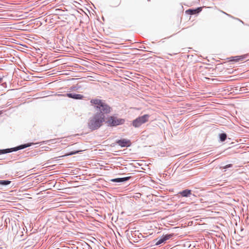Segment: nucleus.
Listing matches in <instances>:
<instances>
[{
  "label": "nucleus",
  "mask_w": 249,
  "mask_h": 249,
  "mask_svg": "<svg viewBox=\"0 0 249 249\" xmlns=\"http://www.w3.org/2000/svg\"><path fill=\"white\" fill-rule=\"evenodd\" d=\"M90 102L97 111L89 119L88 122L89 129L94 131L98 129L103 125L105 121V115L111 112V107L105 101L99 99H92Z\"/></svg>",
  "instance_id": "nucleus-1"
},
{
  "label": "nucleus",
  "mask_w": 249,
  "mask_h": 249,
  "mask_svg": "<svg viewBox=\"0 0 249 249\" xmlns=\"http://www.w3.org/2000/svg\"><path fill=\"white\" fill-rule=\"evenodd\" d=\"M124 119L118 118L114 116H110L106 121V123L107 125L109 126H116L119 125H121L124 124Z\"/></svg>",
  "instance_id": "nucleus-2"
},
{
  "label": "nucleus",
  "mask_w": 249,
  "mask_h": 249,
  "mask_svg": "<svg viewBox=\"0 0 249 249\" xmlns=\"http://www.w3.org/2000/svg\"><path fill=\"white\" fill-rule=\"evenodd\" d=\"M150 115L148 114H144L142 116H140L134 120L132 122V125L135 127H139L142 124L147 122L149 120Z\"/></svg>",
  "instance_id": "nucleus-3"
},
{
  "label": "nucleus",
  "mask_w": 249,
  "mask_h": 249,
  "mask_svg": "<svg viewBox=\"0 0 249 249\" xmlns=\"http://www.w3.org/2000/svg\"><path fill=\"white\" fill-rule=\"evenodd\" d=\"M33 144V143H28L24 144H21L14 148L1 149L0 150V155L10 153L13 151H17L18 150L22 149L29 146H30Z\"/></svg>",
  "instance_id": "nucleus-4"
},
{
  "label": "nucleus",
  "mask_w": 249,
  "mask_h": 249,
  "mask_svg": "<svg viewBox=\"0 0 249 249\" xmlns=\"http://www.w3.org/2000/svg\"><path fill=\"white\" fill-rule=\"evenodd\" d=\"M116 143L122 147H129L131 144L130 141L125 139L117 140Z\"/></svg>",
  "instance_id": "nucleus-5"
},
{
  "label": "nucleus",
  "mask_w": 249,
  "mask_h": 249,
  "mask_svg": "<svg viewBox=\"0 0 249 249\" xmlns=\"http://www.w3.org/2000/svg\"><path fill=\"white\" fill-rule=\"evenodd\" d=\"M173 235H174L173 233L163 235L159 239H158V241L156 243V245H159L164 243L166 241H167L168 239H169L170 238H172L173 236Z\"/></svg>",
  "instance_id": "nucleus-6"
},
{
  "label": "nucleus",
  "mask_w": 249,
  "mask_h": 249,
  "mask_svg": "<svg viewBox=\"0 0 249 249\" xmlns=\"http://www.w3.org/2000/svg\"><path fill=\"white\" fill-rule=\"evenodd\" d=\"M192 191L189 189H185L179 192V194L182 197H190L192 195Z\"/></svg>",
  "instance_id": "nucleus-7"
},
{
  "label": "nucleus",
  "mask_w": 249,
  "mask_h": 249,
  "mask_svg": "<svg viewBox=\"0 0 249 249\" xmlns=\"http://www.w3.org/2000/svg\"><path fill=\"white\" fill-rule=\"evenodd\" d=\"M65 96L74 99H82L84 97L83 95L81 94L71 93H67Z\"/></svg>",
  "instance_id": "nucleus-8"
},
{
  "label": "nucleus",
  "mask_w": 249,
  "mask_h": 249,
  "mask_svg": "<svg viewBox=\"0 0 249 249\" xmlns=\"http://www.w3.org/2000/svg\"><path fill=\"white\" fill-rule=\"evenodd\" d=\"M130 178V177L116 178L112 179L111 180V181L113 182H124V181L128 180Z\"/></svg>",
  "instance_id": "nucleus-9"
},
{
  "label": "nucleus",
  "mask_w": 249,
  "mask_h": 249,
  "mask_svg": "<svg viewBox=\"0 0 249 249\" xmlns=\"http://www.w3.org/2000/svg\"><path fill=\"white\" fill-rule=\"evenodd\" d=\"M201 8H197L196 9H188L186 11V13L188 14L193 15L196 13H198L201 11Z\"/></svg>",
  "instance_id": "nucleus-10"
},
{
  "label": "nucleus",
  "mask_w": 249,
  "mask_h": 249,
  "mask_svg": "<svg viewBox=\"0 0 249 249\" xmlns=\"http://www.w3.org/2000/svg\"><path fill=\"white\" fill-rule=\"evenodd\" d=\"M246 57H247V55H242V56H236L233 57L234 59H233V60L238 62V61L244 60V59L246 58Z\"/></svg>",
  "instance_id": "nucleus-11"
},
{
  "label": "nucleus",
  "mask_w": 249,
  "mask_h": 249,
  "mask_svg": "<svg viewBox=\"0 0 249 249\" xmlns=\"http://www.w3.org/2000/svg\"><path fill=\"white\" fill-rule=\"evenodd\" d=\"M227 137V135L226 133H223L219 134V139L221 142H224Z\"/></svg>",
  "instance_id": "nucleus-12"
},
{
  "label": "nucleus",
  "mask_w": 249,
  "mask_h": 249,
  "mask_svg": "<svg viewBox=\"0 0 249 249\" xmlns=\"http://www.w3.org/2000/svg\"><path fill=\"white\" fill-rule=\"evenodd\" d=\"M11 181L8 180H0V185L6 186L11 183Z\"/></svg>",
  "instance_id": "nucleus-13"
},
{
  "label": "nucleus",
  "mask_w": 249,
  "mask_h": 249,
  "mask_svg": "<svg viewBox=\"0 0 249 249\" xmlns=\"http://www.w3.org/2000/svg\"><path fill=\"white\" fill-rule=\"evenodd\" d=\"M233 166V165L232 164H227L225 166H221L220 167V169H227V168H231V167H232Z\"/></svg>",
  "instance_id": "nucleus-14"
},
{
  "label": "nucleus",
  "mask_w": 249,
  "mask_h": 249,
  "mask_svg": "<svg viewBox=\"0 0 249 249\" xmlns=\"http://www.w3.org/2000/svg\"><path fill=\"white\" fill-rule=\"evenodd\" d=\"M78 153V151H72V152H70L69 154H68V155H74V154H77Z\"/></svg>",
  "instance_id": "nucleus-15"
},
{
  "label": "nucleus",
  "mask_w": 249,
  "mask_h": 249,
  "mask_svg": "<svg viewBox=\"0 0 249 249\" xmlns=\"http://www.w3.org/2000/svg\"><path fill=\"white\" fill-rule=\"evenodd\" d=\"M3 81V78L1 77H0V84Z\"/></svg>",
  "instance_id": "nucleus-16"
},
{
  "label": "nucleus",
  "mask_w": 249,
  "mask_h": 249,
  "mask_svg": "<svg viewBox=\"0 0 249 249\" xmlns=\"http://www.w3.org/2000/svg\"><path fill=\"white\" fill-rule=\"evenodd\" d=\"M2 113H3L2 110H0V115H1V114H2Z\"/></svg>",
  "instance_id": "nucleus-17"
}]
</instances>
